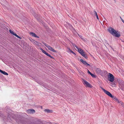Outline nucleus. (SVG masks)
Listing matches in <instances>:
<instances>
[{"label": "nucleus", "mask_w": 124, "mask_h": 124, "mask_svg": "<svg viewBox=\"0 0 124 124\" xmlns=\"http://www.w3.org/2000/svg\"><path fill=\"white\" fill-rule=\"evenodd\" d=\"M101 89L103 91V92L111 98H113V96H112L111 93L109 92L106 90L102 87L101 88Z\"/></svg>", "instance_id": "nucleus-5"}, {"label": "nucleus", "mask_w": 124, "mask_h": 124, "mask_svg": "<svg viewBox=\"0 0 124 124\" xmlns=\"http://www.w3.org/2000/svg\"><path fill=\"white\" fill-rule=\"evenodd\" d=\"M120 17L122 21L124 23V20L120 16Z\"/></svg>", "instance_id": "nucleus-25"}, {"label": "nucleus", "mask_w": 124, "mask_h": 124, "mask_svg": "<svg viewBox=\"0 0 124 124\" xmlns=\"http://www.w3.org/2000/svg\"><path fill=\"white\" fill-rule=\"evenodd\" d=\"M13 35H14L15 36H16L17 35L15 33H14Z\"/></svg>", "instance_id": "nucleus-29"}, {"label": "nucleus", "mask_w": 124, "mask_h": 124, "mask_svg": "<svg viewBox=\"0 0 124 124\" xmlns=\"http://www.w3.org/2000/svg\"><path fill=\"white\" fill-rule=\"evenodd\" d=\"M30 40L31 41H33L34 42V43L35 44H36V43H38V42H37L33 40V39H32L31 40Z\"/></svg>", "instance_id": "nucleus-20"}, {"label": "nucleus", "mask_w": 124, "mask_h": 124, "mask_svg": "<svg viewBox=\"0 0 124 124\" xmlns=\"http://www.w3.org/2000/svg\"><path fill=\"white\" fill-rule=\"evenodd\" d=\"M80 61L81 62H82L84 65L88 66H90V65L89 64L87 63L86 61H84L82 59H80Z\"/></svg>", "instance_id": "nucleus-8"}, {"label": "nucleus", "mask_w": 124, "mask_h": 124, "mask_svg": "<svg viewBox=\"0 0 124 124\" xmlns=\"http://www.w3.org/2000/svg\"><path fill=\"white\" fill-rule=\"evenodd\" d=\"M1 73H2V74H3L5 75H8V74L7 73V72H6L4 71H2V70H1V71L0 72Z\"/></svg>", "instance_id": "nucleus-14"}, {"label": "nucleus", "mask_w": 124, "mask_h": 124, "mask_svg": "<svg viewBox=\"0 0 124 124\" xmlns=\"http://www.w3.org/2000/svg\"><path fill=\"white\" fill-rule=\"evenodd\" d=\"M108 78L110 81L113 82L114 80V78L113 75L110 73L109 74L108 76Z\"/></svg>", "instance_id": "nucleus-4"}, {"label": "nucleus", "mask_w": 124, "mask_h": 124, "mask_svg": "<svg viewBox=\"0 0 124 124\" xmlns=\"http://www.w3.org/2000/svg\"><path fill=\"white\" fill-rule=\"evenodd\" d=\"M72 45H73V46L74 47H75L77 49L78 48V46H76V45L74 44V43H72Z\"/></svg>", "instance_id": "nucleus-18"}, {"label": "nucleus", "mask_w": 124, "mask_h": 124, "mask_svg": "<svg viewBox=\"0 0 124 124\" xmlns=\"http://www.w3.org/2000/svg\"><path fill=\"white\" fill-rule=\"evenodd\" d=\"M113 99L117 102H119V101L116 97H113Z\"/></svg>", "instance_id": "nucleus-15"}, {"label": "nucleus", "mask_w": 124, "mask_h": 124, "mask_svg": "<svg viewBox=\"0 0 124 124\" xmlns=\"http://www.w3.org/2000/svg\"><path fill=\"white\" fill-rule=\"evenodd\" d=\"M16 37H17L18 38H19L20 39H21V38H20V37L18 35H17L16 36Z\"/></svg>", "instance_id": "nucleus-27"}, {"label": "nucleus", "mask_w": 124, "mask_h": 124, "mask_svg": "<svg viewBox=\"0 0 124 124\" xmlns=\"http://www.w3.org/2000/svg\"><path fill=\"white\" fill-rule=\"evenodd\" d=\"M16 37H17L18 38H19L20 39H21V38H20V37L18 35H17L16 36Z\"/></svg>", "instance_id": "nucleus-26"}, {"label": "nucleus", "mask_w": 124, "mask_h": 124, "mask_svg": "<svg viewBox=\"0 0 124 124\" xmlns=\"http://www.w3.org/2000/svg\"><path fill=\"white\" fill-rule=\"evenodd\" d=\"M78 52L81 54H82L84 52L81 49L78 48V47L77 48Z\"/></svg>", "instance_id": "nucleus-11"}, {"label": "nucleus", "mask_w": 124, "mask_h": 124, "mask_svg": "<svg viewBox=\"0 0 124 124\" xmlns=\"http://www.w3.org/2000/svg\"><path fill=\"white\" fill-rule=\"evenodd\" d=\"M94 12H95V15L97 17V19L98 20H99V18H98V16L97 15V12L95 11H94Z\"/></svg>", "instance_id": "nucleus-17"}, {"label": "nucleus", "mask_w": 124, "mask_h": 124, "mask_svg": "<svg viewBox=\"0 0 124 124\" xmlns=\"http://www.w3.org/2000/svg\"><path fill=\"white\" fill-rule=\"evenodd\" d=\"M27 112L29 114H33L35 113V110L33 109H30L27 111Z\"/></svg>", "instance_id": "nucleus-6"}, {"label": "nucleus", "mask_w": 124, "mask_h": 124, "mask_svg": "<svg viewBox=\"0 0 124 124\" xmlns=\"http://www.w3.org/2000/svg\"><path fill=\"white\" fill-rule=\"evenodd\" d=\"M90 75H91V76L93 77H95V75L92 73H91Z\"/></svg>", "instance_id": "nucleus-24"}, {"label": "nucleus", "mask_w": 124, "mask_h": 124, "mask_svg": "<svg viewBox=\"0 0 124 124\" xmlns=\"http://www.w3.org/2000/svg\"><path fill=\"white\" fill-rule=\"evenodd\" d=\"M81 54L86 59H87V56L86 55V54H85V52Z\"/></svg>", "instance_id": "nucleus-13"}, {"label": "nucleus", "mask_w": 124, "mask_h": 124, "mask_svg": "<svg viewBox=\"0 0 124 124\" xmlns=\"http://www.w3.org/2000/svg\"><path fill=\"white\" fill-rule=\"evenodd\" d=\"M96 72L98 73H100L101 72V70L99 68H96L95 69Z\"/></svg>", "instance_id": "nucleus-10"}, {"label": "nucleus", "mask_w": 124, "mask_h": 124, "mask_svg": "<svg viewBox=\"0 0 124 124\" xmlns=\"http://www.w3.org/2000/svg\"><path fill=\"white\" fill-rule=\"evenodd\" d=\"M119 85L120 89L124 91V84L122 83L120 84Z\"/></svg>", "instance_id": "nucleus-7"}, {"label": "nucleus", "mask_w": 124, "mask_h": 124, "mask_svg": "<svg viewBox=\"0 0 124 124\" xmlns=\"http://www.w3.org/2000/svg\"><path fill=\"white\" fill-rule=\"evenodd\" d=\"M88 73H89L90 75L92 73L89 71L88 70Z\"/></svg>", "instance_id": "nucleus-28"}, {"label": "nucleus", "mask_w": 124, "mask_h": 124, "mask_svg": "<svg viewBox=\"0 0 124 124\" xmlns=\"http://www.w3.org/2000/svg\"><path fill=\"white\" fill-rule=\"evenodd\" d=\"M119 103H120L121 105H123V107L124 108V105H123V102L121 101H119V102H118Z\"/></svg>", "instance_id": "nucleus-19"}, {"label": "nucleus", "mask_w": 124, "mask_h": 124, "mask_svg": "<svg viewBox=\"0 0 124 124\" xmlns=\"http://www.w3.org/2000/svg\"><path fill=\"white\" fill-rule=\"evenodd\" d=\"M83 83L86 87L90 88H91L92 87L91 85L86 80H83Z\"/></svg>", "instance_id": "nucleus-3"}, {"label": "nucleus", "mask_w": 124, "mask_h": 124, "mask_svg": "<svg viewBox=\"0 0 124 124\" xmlns=\"http://www.w3.org/2000/svg\"><path fill=\"white\" fill-rule=\"evenodd\" d=\"M108 30L109 32L114 36L118 37L120 36L119 32L118 31H116L111 27H109Z\"/></svg>", "instance_id": "nucleus-1"}, {"label": "nucleus", "mask_w": 124, "mask_h": 124, "mask_svg": "<svg viewBox=\"0 0 124 124\" xmlns=\"http://www.w3.org/2000/svg\"><path fill=\"white\" fill-rule=\"evenodd\" d=\"M68 52H71V53H73V54H75L72 51H71V50L69 48H68Z\"/></svg>", "instance_id": "nucleus-16"}, {"label": "nucleus", "mask_w": 124, "mask_h": 124, "mask_svg": "<svg viewBox=\"0 0 124 124\" xmlns=\"http://www.w3.org/2000/svg\"><path fill=\"white\" fill-rule=\"evenodd\" d=\"M30 35H32V36L34 37L37 38H39V37L37 36L35 33L33 32H30Z\"/></svg>", "instance_id": "nucleus-9"}, {"label": "nucleus", "mask_w": 124, "mask_h": 124, "mask_svg": "<svg viewBox=\"0 0 124 124\" xmlns=\"http://www.w3.org/2000/svg\"><path fill=\"white\" fill-rule=\"evenodd\" d=\"M9 31L11 34L13 35H14V34L15 33L14 32L11 30H9Z\"/></svg>", "instance_id": "nucleus-21"}, {"label": "nucleus", "mask_w": 124, "mask_h": 124, "mask_svg": "<svg viewBox=\"0 0 124 124\" xmlns=\"http://www.w3.org/2000/svg\"><path fill=\"white\" fill-rule=\"evenodd\" d=\"M1 70L0 69V71H1Z\"/></svg>", "instance_id": "nucleus-30"}, {"label": "nucleus", "mask_w": 124, "mask_h": 124, "mask_svg": "<svg viewBox=\"0 0 124 124\" xmlns=\"http://www.w3.org/2000/svg\"><path fill=\"white\" fill-rule=\"evenodd\" d=\"M45 54L47 56L51 57V55L49 54H48V53H46V54Z\"/></svg>", "instance_id": "nucleus-23"}, {"label": "nucleus", "mask_w": 124, "mask_h": 124, "mask_svg": "<svg viewBox=\"0 0 124 124\" xmlns=\"http://www.w3.org/2000/svg\"><path fill=\"white\" fill-rule=\"evenodd\" d=\"M44 45L46 46L48 48V49L51 51H52L54 52H56V51L54 50L52 47L48 45L45 43H44Z\"/></svg>", "instance_id": "nucleus-2"}, {"label": "nucleus", "mask_w": 124, "mask_h": 124, "mask_svg": "<svg viewBox=\"0 0 124 124\" xmlns=\"http://www.w3.org/2000/svg\"><path fill=\"white\" fill-rule=\"evenodd\" d=\"M41 49V50H42V52L43 53H44L45 54H46V52L43 49Z\"/></svg>", "instance_id": "nucleus-22"}, {"label": "nucleus", "mask_w": 124, "mask_h": 124, "mask_svg": "<svg viewBox=\"0 0 124 124\" xmlns=\"http://www.w3.org/2000/svg\"><path fill=\"white\" fill-rule=\"evenodd\" d=\"M44 111L47 113H51L52 112V110L48 109H45Z\"/></svg>", "instance_id": "nucleus-12"}]
</instances>
